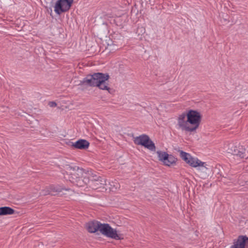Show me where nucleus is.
Instances as JSON below:
<instances>
[{
  "instance_id": "1",
  "label": "nucleus",
  "mask_w": 248,
  "mask_h": 248,
  "mask_svg": "<svg viewBox=\"0 0 248 248\" xmlns=\"http://www.w3.org/2000/svg\"><path fill=\"white\" fill-rule=\"evenodd\" d=\"M63 174L67 182L80 190L89 191L91 189H100L102 192L108 190L105 179L78 166L66 165Z\"/></svg>"
},
{
  "instance_id": "2",
  "label": "nucleus",
  "mask_w": 248,
  "mask_h": 248,
  "mask_svg": "<svg viewBox=\"0 0 248 248\" xmlns=\"http://www.w3.org/2000/svg\"><path fill=\"white\" fill-rule=\"evenodd\" d=\"M109 78L108 74L101 73L88 75L80 81V84L86 85L91 87H97L101 90H106L109 92L110 89L106 82Z\"/></svg>"
},
{
  "instance_id": "3",
  "label": "nucleus",
  "mask_w": 248,
  "mask_h": 248,
  "mask_svg": "<svg viewBox=\"0 0 248 248\" xmlns=\"http://www.w3.org/2000/svg\"><path fill=\"white\" fill-rule=\"evenodd\" d=\"M224 152L232 155H236L241 158H248V149L238 142L228 144L224 147Z\"/></svg>"
},
{
  "instance_id": "4",
  "label": "nucleus",
  "mask_w": 248,
  "mask_h": 248,
  "mask_svg": "<svg viewBox=\"0 0 248 248\" xmlns=\"http://www.w3.org/2000/svg\"><path fill=\"white\" fill-rule=\"evenodd\" d=\"M187 122L190 125L191 132L195 131L200 124L202 115L200 112L193 110H189L187 113Z\"/></svg>"
},
{
  "instance_id": "5",
  "label": "nucleus",
  "mask_w": 248,
  "mask_h": 248,
  "mask_svg": "<svg viewBox=\"0 0 248 248\" xmlns=\"http://www.w3.org/2000/svg\"><path fill=\"white\" fill-rule=\"evenodd\" d=\"M134 142L136 144L142 145L151 151L155 152L156 150L154 143L147 135L142 134L134 138Z\"/></svg>"
},
{
  "instance_id": "6",
  "label": "nucleus",
  "mask_w": 248,
  "mask_h": 248,
  "mask_svg": "<svg viewBox=\"0 0 248 248\" xmlns=\"http://www.w3.org/2000/svg\"><path fill=\"white\" fill-rule=\"evenodd\" d=\"M99 228L100 233L107 237L115 240L123 239L122 235L117 233V230L112 228L108 224L101 223V227Z\"/></svg>"
},
{
  "instance_id": "7",
  "label": "nucleus",
  "mask_w": 248,
  "mask_h": 248,
  "mask_svg": "<svg viewBox=\"0 0 248 248\" xmlns=\"http://www.w3.org/2000/svg\"><path fill=\"white\" fill-rule=\"evenodd\" d=\"M73 0H58L55 5L54 11L58 15L65 12L70 8Z\"/></svg>"
},
{
  "instance_id": "8",
  "label": "nucleus",
  "mask_w": 248,
  "mask_h": 248,
  "mask_svg": "<svg viewBox=\"0 0 248 248\" xmlns=\"http://www.w3.org/2000/svg\"><path fill=\"white\" fill-rule=\"evenodd\" d=\"M177 125L179 128L183 131L191 132L189 123L187 122L186 113L183 112L178 115L177 117Z\"/></svg>"
},
{
  "instance_id": "9",
  "label": "nucleus",
  "mask_w": 248,
  "mask_h": 248,
  "mask_svg": "<svg viewBox=\"0 0 248 248\" xmlns=\"http://www.w3.org/2000/svg\"><path fill=\"white\" fill-rule=\"evenodd\" d=\"M248 237L246 236L240 235L236 240L234 241L233 245L231 248H248Z\"/></svg>"
},
{
  "instance_id": "10",
  "label": "nucleus",
  "mask_w": 248,
  "mask_h": 248,
  "mask_svg": "<svg viewBox=\"0 0 248 248\" xmlns=\"http://www.w3.org/2000/svg\"><path fill=\"white\" fill-rule=\"evenodd\" d=\"M202 164L198 166L196 169V174L202 179H205L209 176V169L205 162H202Z\"/></svg>"
},
{
  "instance_id": "11",
  "label": "nucleus",
  "mask_w": 248,
  "mask_h": 248,
  "mask_svg": "<svg viewBox=\"0 0 248 248\" xmlns=\"http://www.w3.org/2000/svg\"><path fill=\"white\" fill-rule=\"evenodd\" d=\"M49 188L50 189L51 195H55L62 192L63 191H71L74 192V191L69 187H66L63 186L59 185H51L49 186Z\"/></svg>"
},
{
  "instance_id": "12",
  "label": "nucleus",
  "mask_w": 248,
  "mask_h": 248,
  "mask_svg": "<svg viewBox=\"0 0 248 248\" xmlns=\"http://www.w3.org/2000/svg\"><path fill=\"white\" fill-rule=\"evenodd\" d=\"M101 223L99 221L93 220L90 221L86 225L87 230L89 232L94 233L97 231H100Z\"/></svg>"
},
{
  "instance_id": "13",
  "label": "nucleus",
  "mask_w": 248,
  "mask_h": 248,
  "mask_svg": "<svg viewBox=\"0 0 248 248\" xmlns=\"http://www.w3.org/2000/svg\"><path fill=\"white\" fill-rule=\"evenodd\" d=\"M90 146V143L85 140L80 139L75 142H73L72 146L77 149L86 150Z\"/></svg>"
},
{
  "instance_id": "14",
  "label": "nucleus",
  "mask_w": 248,
  "mask_h": 248,
  "mask_svg": "<svg viewBox=\"0 0 248 248\" xmlns=\"http://www.w3.org/2000/svg\"><path fill=\"white\" fill-rule=\"evenodd\" d=\"M177 158L171 155H168L167 157L166 158L163 164L167 166H170L175 164L177 161Z\"/></svg>"
},
{
  "instance_id": "15",
  "label": "nucleus",
  "mask_w": 248,
  "mask_h": 248,
  "mask_svg": "<svg viewBox=\"0 0 248 248\" xmlns=\"http://www.w3.org/2000/svg\"><path fill=\"white\" fill-rule=\"evenodd\" d=\"M187 164L194 168H197L199 165L202 164V161L197 158L192 157L191 155L189 158Z\"/></svg>"
},
{
  "instance_id": "16",
  "label": "nucleus",
  "mask_w": 248,
  "mask_h": 248,
  "mask_svg": "<svg viewBox=\"0 0 248 248\" xmlns=\"http://www.w3.org/2000/svg\"><path fill=\"white\" fill-rule=\"evenodd\" d=\"M15 211L9 207H0V216L13 215L15 213Z\"/></svg>"
},
{
  "instance_id": "17",
  "label": "nucleus",
  "mask_w": 248,
  "mask_h": 248,
  "mask_svg": "<svg viewBox=\"0 0 248 248\" xmlns=\"http://www.w3.org/2000/svg\"><path fill=\"white\" fill-rule=\"evenodd\" d=\"M156 154H157L159 160L161 161L162 163L164 162L166 158L169 155L165 152L160 151H157Z\"/></svg>"
},
{
  "instance_id": "18",
  "label": "nucleus",
  "mask_w": 248,
  "mask_h": 248,
  "mask_svg": "<svg viewBox=\"0 0 248 248\" xmlns=\"http://www.w3.org/2000/svg\"><path fill=\"white\" fill-rule=\"evenodd\" d=\"M178 152L180 153V157L183 160H184L187 163V161H188L189 158L190 157L191 155L182 150H179Z\"/></svg>"
},
{
  "instance_id": "19",
  "label": "nucleus",
  "mask_w": 248,
  "mask_h": 248,
  "mask_svg": "<svg viewBox=\"0 0 248 248\" xmlns=\"http://www.w3.org/2000/svg\"><path fill=\"white\" fill-rule=\"evenodd\" d=\"M178 152L180 153V157L183 160H184L187 163V161H188L189 158L190 157L191 155L182 150H179Z\"/></svg>"
},
{
  "instance_id": "20",
  "label": "nucleus",
  "mask_w": 248,
  "mask_h": 248,
  "mask_svg": "<svg viewBox=\"0 0 248 248\" xmlns=\"http://www.w3.org/2000/svg\"><path fill=\"white\" fill-rule=\"evenodd\" d=\"M109 185L111 186L110 187H109V190L110 191H113L116 189L119 186V184L116 182H112L111 183H109Z\"/></svg>"
},
{
  "instance_id": "21",
  "label": "nucleus",
  "mask_w": 248,
  "mask_h": 248,
  "mask_svg": "<svg viewBox=\"0 0 248 248\" xmlns=\"http://www.w3.org/2000/svg\"><path fill=\"white\" fill-rule=\"evenodd\" d=\"M47 195H51L50 189L49 188V186L46 187L44 189L42 190L40 196H46Z\"/></svg>"
},
{
  "instance_id": "22",
  "label": "nucleus",
  "mask_w": 248,
  "mask_h": 248,
  "mask_svg": "<svg viewBox=\"0 0 248 248\" xmlns=\"http://www.w3.org/2000/svg\"><path fill=\"white\" fill-rule=\"evenodd\" d=\"M243 180L242 178H240L239 180V184L242 186H246V187L248 188V180L245 181V182Z\"/></svg>"
},
{
  "instance_id": "23",
  "label": "nucleus",
  "mask_w": 248,
  "mask_h": 248,
  "mask_svg": "<svg viewBox=\"0 0 248 248\" xmlns=\"http://www.w3.org/2000/svg\"><path fill=\"white\" fill-rule=\"evenodd\" d=\"M137 32H138V33H139V35L140 34L141 35H142V34H144L145 33V29L143 27L139 28L138 29Z\"/></svg>"
},
{
  "instance_id": "24",
  "label": "nucleus",
  "mask_w": 248,
  "mask_h": 248,
  "mask_svg": "<svg viewBox=\"0 0 248 248\" xmlns=\"http://www.w3.org/2000/svg\"><path fill=\"white\" fill-rule=\"evenodd\" d=\"M49 105L51 107H54L56 106L57 104L55 102H50Z\"/></svg>"
}]
</instances>
